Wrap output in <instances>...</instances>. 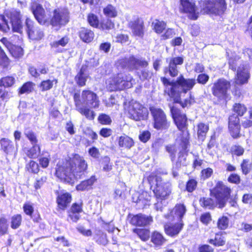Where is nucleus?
Instances as JSON below:
<instances>
[{"label":"nucleus","instance_id":"1","mask_svg":"<svg viewBox=\"0 0 252 252\" xmlns=\"http://www.w3.org/2000/svg\"><path fill=\"white\" fill-rule=\"evenodd\" d=\"M88 168V163L83 156L73 153L71 157L57 163L54 176L61 182L73 186L79 180L85 177Z\"/></svg>","mask_w":252,"mask_h":252},{"label":"nucleus","instance_id":"2","mask_svg":"<svg viewBox=\"0 0 252 252\" xmlns=\"http://www.w3.org/2000/svg\"><path fill=\"white\" fill-rule=\"evenodd\" d=\"M170 113L173 122L179 131L180 134V143L179 146L181 150L178 153L176 166L180 167L182 161H185L186 156L188 153V148L190 146L189 130L188 129V118L186 114L182 112L179 108L172 106L170 107Z\"/></svg>","mask_w":252,"mask_h":252},{"label":"nucleus","instance_id":"3","mask_svg":"<svg viewBox=\"0 0 252 252\" xmlns=\"http://www.w3.org/2000/svg\"><path fill=\"white\" fill-rule=\"evenodd\" d=\"M232 189L221 180L216 181L215 186L209 189L210 197H201L199 199L201 207L214 210L223 208L232 198Z\"/></svg>","mask_w":252,"mask_h":252},{"label":"nucleus","instance_id":"4","mask_svg":"<svg viewBox=\"0 0 252 252\" xmlns=\"http://www.w3.org/2000/svg\"><path fill=\"white\" fill-rule=\"evenodd\" d=\"M144 179L153 191L154 197L158 201L154 204L155 209L157 211H161L162 207L159 206L158 201L161 202L169 197L172 191L171 182L164 181L159 174L156 171L147 173Z\"/></svg>","mask_w":252,"mask_h":252},{"label":"nucleus","instance_id":"5","mask_svg":"<svg viewBox=\"0 0 252 252\" xmlns=\"http://www.w3.org/2000/svg\"><path fill=\"white\" fill-rule=\"evenodd\" d=\"M160 81L164 86V94L181 93L179 90V87H181L182 92L186 94L188 91L192 90L196 83L194 78H185L182 74H181L176 81H171L165 77H160Z\"/></svg>","mask_w":252,"mask_h":252},{"label":"nucleus","instance_id":"6","mask_svg":"<svg viewBox=\"0 0 252 252\" xmlns=\"http://www.w3.org/2000/svg\"><path fill=\"white\" fill-rule=\"evenodd\" d=\"M149 110L152 118L153 127L157 130H165L169 128L170 122L164 111L160 107L150 106Z\"/></svg>","mask_w":252,"mask_h":252},{"label":"nucleus","instance_id":"7","mask_svg":"<svg viewBox=\"0 0 252 252\" xmlns=\"http://www.w3.org/2000/svg\"><path fill=\"white\" fill-rule=\"evenodd\" d=\"M231 86L230 82L224 78H219L214 83L211 91L213 95L217 98L216 104H219L221 101L226 103L229 96L228 91Z\"/></svg>","mask_w":252,"mask_h":252},{"label":"nucleus","instance_id":"8","mask_svg":"<svg viewBox=\"0 0 252 252\" xmlns=\"http://www.w3.org/2000/svg\"><path fill=\"white\" fill-rule=\"evenodd\" d=\"M5 16L10 19L13 31L17 32H21L22 30V25L21 21V15L20 12L13 9L7 11L5 13V16H0L2 23H0V31L4 32H6L10 30L9 27L7 24V21L5 18Z\"/></svg>","mask_w":252,"mask_h":252},{"label":"nucleus","instance_id":"9","mask_svg":"<svg viewBox=\"0 0 252 252\" xmlns=\"http://www.w3.org/2000/svg\"><path fill=\"white\" fill-rule=\"evenodd\" d=\"M128 118L135 121H144L148 119L149 112L144 105L139 102L131 101L127 107Z\"/></svg>","mask_w":252,"mask_h":252},{"label":"nucleus","instance_id":"10","mask_svg":"<svg viewBox=\"0 0 252 252\" xmlns=\"http://www.w3.org/2000/svg\"><path fill=\"white\" fill-rule=\"evenodd\" d=\"M132 77L129 75L120 73L113 76L107 85L108 90L112 92L123 90L129 88V84Z\"/></svg>","mask_w":252,"mask_h":252},{"label":"nucleus","instance_id":"11","mask_svg":"<svg viewBox=\"0 0 252 252\" xmlns=\"http://www.w3.org/2000/svg\"><path fill=\"white\" fill-rule=\"evenodd\" d=\"M204 10L210 14H221L226 8L225 0H204Z\"/></svg>","mask_w":252,"mask_h":252},{"label":"nucleus","instance_id":"12","mask_svg":"<svg viewBox=\"0 0 252 252\" xmlns=\"http://www.w3.org/2000/svg\"><path fill=\"white\" fill-rule=\"evenodd\" d=\"M240 119L235 114H231L228 118V132L233 139H237L242 136Z\"/></svg>","mask_w":252,"mask_h":252},{"label":"nucleus","instance_id":"13","mask_svg":"<svg viewBox=\"0 0 252 252\" xmlns=\"http://www.w3.org/2000/svg\"><path fill=\"white\" fill-rule=\"evenodd\" d=\"M83 212V202L82 200L74 202L67 210L66 220L69 222H77L81 218V214Z\"/></svg>","mask_w":252,"mask_h":252},{"label":"nucleus","instance_id":"14","mask_svg":"<svg viewBox=\"0 0 252 252\" xmlns=\"http://www.w3.org/2000/svg\"><path fill=\"white\" fill-rule=\"evenodd\" d=\"M57 209L58 211H64L69 206L72 200V194L66 191H55Z\"/></svg>","mask_w":252,"mask_h":252},{"label":"nucleus","instance_id":"15","mask_svg":"<svg viewBox=\"0 0 252 252\" xmlns=\"http://www.w3.org/2000/svg\"><path fill=\"white\" fill-rule=\"evenodd\" d=\"M129 222L132 226L145 227L150 225L153 221L152 216H147L142 213L136 215L128 214Z\"/></svg>","mask_w":252,"mask_h":252},{"label":"nucleus","instance_id":"16","mask_svg":"<svg viewBox=\"0 0 252 252\" xmlns=\"http://www.w3.org/2000/svg\"><path fill=\"white\" fill-rule=\"evenodd\" d=\"M185 224L183 220H178L175 222H167L163 225L165 234L171 238H175L183 230Z\"/></svg>","mask_w":252,"mask_h":252},{"label":"nucleus","instance_id":"17","mask_svg":"<svg viewBox=\"0 0 252 252\" xmlns=\"http://www.w3.org/2000/svg\"><path fill=\"white\" fill-rule=\"evenodd\" d=\"M68 12L66 9H56L51 20V24L53 27L60 28L66 25L68 22Z\"/></svg>","mask_w":252,"mask_h":252},{"label":"nucleus","instance_id":"18","mask_svg":"<svg viewBox=\"0 0 252 252\" xmlns=\"http://www.w3.org/2000/svg\"><path fill=\"white\" fill-rule=\"evenodd\" d=\"M187 211L186 206L184 203H177L174 207L171 209L168 213L165 215V217L168 220H174L177 218L178 220H183V219L186 214Z\"/></svg>","mask_w":252,"mask_h":252},{"label":"nucleus","instance_id":"19","mask_svg":"<svg viewBox=\"0 0 252 252\" xmlns=\"http://www.w3.org/2000/svg\"><path fill=\"white\" fill-rule=\"evenodd\" d=\"M180 10L189 14V18L195 20L198 17V12L195 3L192 0H180Z\"/></svg>","mask_w":252,"mask_h":252},{"label":"nucleus","instance_id":"20","mask_svg":"<svg viewBox=\"0 0 252 252\" xmlns=\"http://www.w3.org/2000/svg\"><path fill=\"white\" fill-rule=\"evenodd\" d=\"M181 93L166 94L170 98L172 99L174 103H178L183 108L190 106L195 103V98L191 92L189 93V97L183 101L181 100Z\"/></svg>","mask_w":252,"mask_h":252},{"label":"nucleus","instance_id":"21","mask_svg":"<svg viewBox=\"0 0 252 252\" xmlns=\"http://www.w3.org/2000/svg\"><path fill=\"white\" fill-rule=\"evenodd\" d=\"M27 32L29 38L32 40H41L44 36V33L40 29L33 26V23L31 19L27 18L26 21Z\"/></svg>","mask_w":252,"mask_h":252},{"label":"nucleus","instance_id":"22","mask_svg":"<svg viewBox=\"0 0 252 252\" xmlns=\"http://www.w3.org/2000/svg\"><path fill=\"white\" fill-rule=\"evenodd\" d=\"M31 9L39 23L44 24L47 21L48 17L46 16L45 10L41 5L36 2H32Z\"/></svg>","mask_w":252,"mask_h":252},{"label":"nucleus","instance_id":"23","mask_svg":"<svg viewBox=\"0 0 252 252\" xmlns=\"http://www.w3.org/2000/svg\"><path fill=\"white\" fill-rule=\"evenodd\" d=\"M82 98L84 102L89 103L93 108H98L99 101L96 94L90 90H83L82 93Z\"/></svg>","mask_w":252,"mask_h":252},{"label":"nucleus","instance_id":"24","mask_svg":"<svg viewBox=\"0 0 252 252\" xmlns=\"http://www.w3.org/2000/svg\"><path fill=\"white\" fill-rule=\"evenodd\" d=\"M150 241L155 248H160L165 244L167 239L164 235L158 230L153 231L150 235Z\"/></svg>","mask_w":252,"mask_h":252},{"label":"nucleus","instance_id":"25","mask_svg":"<svg viewBox=\"0 0 252 252\" xmlns=\"http://www.w3.org/2000/svg\"><path fill=\"white\" fill-rule=\"evenodd\" d=\"M237 78L235 81L236 84L242 85L248 83L250 77V73L244 65L238 67L237 70Z\"/></svg>","mask_w":252,"mask_h":252},{"label":"nucleus","instance_id":"26","mask_svg":"<svg viewBox=\"0 0 252 252\" xmlns=\"http://www.w3.org/2000/svg\"><path fill=\"white\" fill-rule=\"evenodd\" d=\"M224 234H226L225 232H217L215 233L214 238L209 239L207 242L215 247H223L225 245L226 242Z\"/></svg>","mask_w":252,"mask_h":252},{"label":"nucleus","instance_id":"27","mask_svg":"<svg viewBox=\"0 0 252 252\" xmlns=\"http://www.w3.org/2000/svg\"><path fill=\"white\" fill-rule=\"evenodd\" d=\"M118 143L119 148L126 150H130L135 145L133 138L126 134H123L119 137Z\"/></svg>","mask_w":252,"mask_h":252},{"label":"nucleus","instance_id":"28","mask_svg":"<svg viewBox=\"0 0 252 252\" xmlns=\"http://www.w3.org/2000/svg\"><path fill=\"white\" fill-rule=\"evenodd\" d=\"M97 181L95 175H92L89 178L84 180L76 186L78 191H84L91 189L94 183Z\"/></svg>","mask_w":252,"mask_h":252},{"label":"nucleus","instance_id":"29","mask_svg":"<svg viewBox=\"0 0 252 252\" xmlns=\"http://www.w3.org/2000/svg\"><path fill=\"white\" fill-rule=\"evenodd\" d=\"M129 26L134 35L140 37L143 36L144 34V23L142 20L137 19L134 21L130 22Z\"/></svg>","mask_w":252,"mask_h":252},{"label":"nucleus","instance_id":"30","mask_svg":"<svg viewBox=\"0 0 252 252\" xmlns=\"http://www.w3.org/2000/svg\"><path fill=\"white\" fill-rule=\"evenodd\" d=\"M0 149L6 155H11L15 152L13 142L10 139L2 138L0 140Z\"/></svg>","mask_w":252,"mask_h":252},{"label":"nucleus","instance_id":"31","mask_svg":"<svg viewBox=\"0 0 252 252\" xmlns=\"http://www.w3.org/2000/svg\"><path fill=\"white\" fill-rule=\"evenodd\" d=\"M209 130V125L207 123L199 122L196 125L197 136L198 139L203 141Z\"/></svg>","mask_w":252,"mask_h":252},{"label":"nucleus","instance_id":"32","mask_svg":"<svg viewBox=\"0 0 252 252\" xmlns=\"http://www.w3.org/2000/svg\"><path fill=\"white\" fill-rule=\"evenodd\" d=\"M88 65L84 64L81 67L79 72L75 77L76 83L79 87H83L86 85L87 76H84V74L88 69Z\"/></svg>","mask_w":252,"mask_h":252},{"label":"nucleus","instance_id":"33","mask_svg":"<svg viewBox=\"0 0 252 252\" xmlns=\"http://www.w3.org/2000/svg\"><path fill=\"white\" fill-rule=\"evenodd\" d=\"M132 232L143 242L148 241L150 238V230L146 228H134Z\"/></svg>","mask_w":252,"mask_h":252},{"label":"nucleus","instance_id":"34","mask_svg":"<svg viewBox=\"0 0 252 252\" xmlns=\"http://www.w3.org/2000/svg\"><path fill=\"white\" fill-rule=\"evenodd\" d=\"M94 239L95 243L100 246H105L109 242L106 233L100 229L96 230Z\"/></svg>","mask_w":252,"mask_h":252},{"label":"nucleus","instance_id":"35","mask_svg":"<svg viewBox=\"0 0 252 252\" xmlns=\"http://www.w3.org/2000/svg\"><path fill=\"white\" fill-rule=\"evenodd\" d=\"M79 37L83 41L90 43L94 38V33L90 30L81 28L79 31Z\"/></svg>","mask_w":252,"mask_h":252},{"label":"nucleus","instance_id":"36","mask_svg":"<svg viewBox=\"0 0 252 252\" xmlns=\"http://www.w3.org/2000/svg\"><path fill=\"white\" fill-rule=\"evenodd\" d=\"M232 110L234 113L233 114L239 118L243 117L246 113L247 108L244 104L237 102L233 105Z\"/></svg>","mask_w":252,"mask_h":252},{"label":"nucleus","instance_id":"37","mask_svg":"<svg viewBox=\"0 0 252 252\" xmlns=\"http://www.w3.org/2000/svg\"><path fill=\"white\" fill-rule=\"evenodd\" d=\"M101 167L102 170L105 172H108L111 171L113 167V164L111 160L110 157L108 156H105L101 158L100 161Z\"/></svg>","mask_w":252,"mask_h":252},{"label":"nucleus","instance_id":"38","mask_svg":"<svg viewBox=\"0 0 252 252\" xmlns=\"http://www.w3.org/2000/svg\"><path fill=\"white\" fill-rule=\"evenodd\" d=\"M229 225V219L226 216H221L219 218L217 222V227L220 230H225L227 229Z\"/></svg>","mask_w":252,"mask_h":252},{"label":"nucleus","instance_id":"39","mask_svg":"<svg viewBox=\"0 0 252 252\" xmlns=\"http://www.w3.org/2000/svg\"><path fill=\"white\" fill-rule=\"evenodd\" d=\"M198 181L194 178L189 179L186 183L185 190L188 193H192L197 188Z\"/></svg>","mask_w":252,"mask_h":252},{"label":"nucleus","instance_id":"40","mask_svg":"<svg viewBox=\"0 0 252 252\" xmlns=\"http://www.w3.org/2000/svg\"><path fill=\"white\" fill-rule=\"evenodd\" d=\"M152 26L155 32L157 33L160 34L165 29L166 24L162 21L155 20L152 22Z\"/></svg>","mask_w":252,"mask_h":252},{"label":"nucleus","instance_id":"41","mask_svg":"<svg viewBox=\"0 0 252 252\" xmlns=\"http://www.w3.org/2000/svg\"><path fill=\"white\" fill-rule=\"evenodd\" d=\"M104 14L108 18H115L118 15L116 8L112 4H108L103 9Z\"/></svg>","mask_w":252,"mask_h":252},{"label":"nucleus","instance_id":"42","mask_svg":"<svg viewBox=\"0 0 252 252\" xmlns=\"http://www.w3.org/2000/svg\"><path fill=\"white\" fill-rule=\"evenodd\" d=\"M8 220L4 216L0 217V237L8 234Z\"/></svg>","mask_w":252,"mask_h":252},{"label":"nucleus","instance_id":"43","mask_svg":"<svg viewBox=\"0 0 252 252\" xmlns=\"http://www.w3.org/2000/svg\"><path fill=\"white\" fill-rule=\"evenodd\" d=\"M22 222V216L20 214L13 215L11 218L10 226L13 229L18 228Z\"/></svg>","mask_w":252,"mask_h":252},{"label":"nucleus","instance_id":"44","mask_svg":"<svg viewBox=\"0 0 252 252\" xmlns=\"http://www.w3.org/2000/svg\"><path fill=\"white\" fill-rule=\"evenodd\" d=\"M40 147L38 145H32V147L29 149L27 152V156L30 158H35L40 153Z\"/></svg>","mask_w":252,"mask_h":252},{"label":"nucleus","instance_id":"45","mask_svg":"<svg viewBox=\"0 0 252 252\" xmlns=\"http://www.w3.org/2000/svg\"><path fill=\"white\" fill-rule=\"evenodd\" d=\"M34 84L32 82L28 81L24 83L22 86L18 89V94H29L33 90Z\"/></svg>","mask_w":252,"mask_h":252},{"label":"nucleus","instance_id":"46","mask_svg":"<svg viewBox=\"0 0 252 252\" xmlns=\"http://www.w3.org/2000/svg\"><path fill=\"white\" fill-rule=\"evenodd\" d=\"M26 168L27 171L33 174H37L40 170L39 165L36 161L31 160L26 164Z\"/></svg>","mask_w":252,"mask_h":252},{"label":"nucleus","instance_id":"47","mask_svg":"<svg viewBox=\"0 0 252 252\" xmlns=\"http://www.w3.org/2000/svg\"><path fill=\"white\" fill-rule=\"evenodd\" d=\"M215 147H217V143L216 141V134L214 133L210 136L209 140L207 144L206 151L210 155H213L212 149Z\"/></svg>","mask_w":252,"mask_h":252},{"label":"nucleus","instance_id":"48","mask_svg":"<svg viewBox=\"0 0 252 252\" xmlns=\"http://www.w3.org/2000/svg\"><path fill=\"white\" fill-rule=\"evenodd\" d=\"M79 113L85 116L89 120H93L95 118V113L94 111L87 107H81L77 109Z\"/></svg>","mask_w":252,"mask_h":252},{"label":"nucleus","instance_id":"49","mask_svg":"<svg viewBox=\"0 0 252 252\" xmlns=\"http://www.w3.org/2000/svg\"><path fill=\"white\" fill-rule=\"evenodd\" d=\"M15 83V78L11 76L2 77L0 79V87H11Z\"/></svg>","mask_w":252,"mask_h":252},{"label":"nucleus","instance_id":"50","mask_svg":"<svg viewBox=\"0 0 252 252\" xmlns=\"http://www.w3.org/2000/svg\"><path fill=\"white\" fill-rule=\"evenodd\" d=\"M54 81L56 83H57V80L54 79L51 80L50 79H47L45 80H43L39 84V87L40 88L41 91L42 92L48 91L53 88V82Z\"/></svg>","mask_w":252,"mask_h":252},{"label":"nucleus","instance_id":"51","mask_svg":"<svg viewBox=\"0 0 252 252\" xmlns=\"http://www.w3.org/2000/svg\"><path fill=\"white\" fill-rule=\"evenodd\" d=\"M69 41L67 36H64L58 41H53L51 43V47L56 50H59L60 46L64 47Z\"/></svg>","mask_w":252,"mask_h":252},{"label":"nucleus","instance_id":"52","mask_svg":"<svg viewBox=\"0 0 252 252\" xmlns=\"http://www.w3.org/2000/svg\"><path fill=\"white\" fill-rule=\"evenodd\" d=\"M114 27V24L111 20L107 19L103 20L99 24L98 29L104 31L110 30Z\"/></svg>","mask_w":252,"mask_h":252},{"label":"nucleus","instance_id":"53","mask_svg":"<svg viewBox=\"0 0 252 252\" xmlns=\"http://www.w3.org/2000/svg\"><path fill=\"white\" fill-rule=\"evenodd\" d=\"M97 121L102 125H110L112 122L110 116L105 113L100 114L98 116Z\"/></svg>","mask_w":252,"mask_h":252},{"label":"nucleus","instance_id":"54","mask_svg":"<svg viewBox=\"0 0 252 252\" xmlns=\"http://www.w3.org/2000/svg\"><path fill=\"white\" fill-rule=\"evenodd\" d=\"M166 151L169 154L172 161H174L177 151V146L175 144H169L165 147Z\"/></svg>","mask_w":252,"mask_h":252},{"label":"nucleus","instance_id":"55","mask_svg":"<svg viewBox=\"0 0 252 252\" xmlns=\"http://www.w3.org/2000/svg\"><path fill=\"white\" fill-rule=\"evenodd\" d=\"M8 50L11 55L15 58H19L23 54V49L20 46L12 45Z\"/></svg>","mask_w":252,"mask_h":252},{"label":"nucleus","instance_id":"56","mask_svg":"<svg viewBox=\"0 0 252 252\" xmlns=\"http://www.w3.org/2000/svg\"><path fill=\"white\" fill-rule=\"evenodd\" d=\"M87 20L89 24L93 27L98 28L99 27V20L97 16L93 14L90 13L87 17Z\"/></svg>","mask_w":252,"mask_h":252},{"label":"nucleus","instance_id":"57","mask_svg":"<svg viewBox=\"0 0 252 252\" xmlns=\"http://www.w3.org/2000/svg\"><path fill=\"white\" fill-rule=\"evenodd\" d=\"M240 166L242 172L245 175H247L250 172L251 168L249 159H243L241 163Z\"/></svg>","mask_w":252,"mask_h":252},{"label":"nucleus","instance_id":"58","mask_svg":"<svg viewBox=\"0 0 252 252\" xmlns=\"http://www.w3.org/2000/svg\"><path fill=\"white\" fill-rule=\"evenodd\" d=\"M245 152L244 149L239 145H234L230 149V153L232 156L240 157L242 156Z\"/></svg>","mask_w":252,"mask_h":252},{"label":"nucleus","instance_id":"59","mask_svg":"<svg viewBox=\"0 0 252 252\" xmlns=\"http://www.w3.org/2000/svg\"><path fill=\"white\" fill-rule=\"evenodd\" d=\"M50 160L51 157L49 155L46 157H40L38 159L39 165L42 168H46L49 165Z\"/></svg>","mask_w":252,"mask_h":252},{"label":"nucleus","instance_id":"60","mask_svg":"<svg viewBox=\"0 0 252 252\" xmlns=\"http://www.w3.org/2000/svg\"><path fill=\"white\" fill-rule=\"evenodd\" d=\"M200 221L203 224L208 225L212 220V216L210 212H205L200 216Z\"/></svg>","mask_w":252,"mask_h":252},{"label":"nucleus","instance_id":"61","mask_svg":"<svg viewBox=\"0 0 252 252\" xmlns=\"http://www.w3.org/2000/svg\"><path fill=\"white\" fill-rule=\"evenodd\" d=\"M26 137L32 145H37L38 139L35 133L32 130L25 133Z\"/></svg>","mask_w":252,"mask_h":252},{"label":"nucleus","instance_id":"62","mask_svg":"<svg viewBox=\"0 0 252 252\" xmlns=\"http://www.w3.org/2000/svg\"><path fill=\"white\" fill-rule=\"evenodd\" d=\"M213 174V170L210 167H207L201 171L200 177L201 179L205 180L211 177Z\"/></svg>","mask_w":252,"mask_h":252},{"label":"nucleus","instance_id":"63","mask_svg":"<svg viewBox=\"0 0 252 252\" xmlns=\"http://www.w3.org/2000/svg\"><path fill=\"white\" fill-rule=\"evenodd\" d=\"M242 201L249 207H252V193L250 192L244 193L242 197Z\"/></svg>","mask_w":252,"mask_h":252},{"label":"nucleus","instance_id":"64","mask_svg":"<svg viewBox=\"0 0 252 252\" xmlns=\"http://www.w3.org/2000/svg\"><path fill=\"white\" fill-rule=\"evenodd\" d=\"M151 134L149 130H143L139 135L140 141L143 143H146L150 139Z\"/></svg>","mask_w":252,"mask_h":252}]
</instances>
